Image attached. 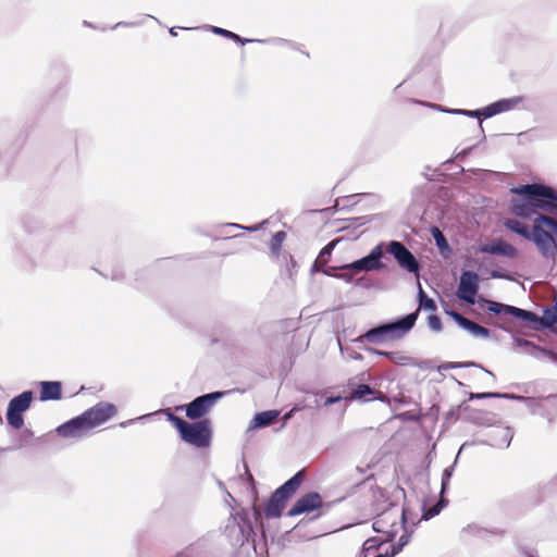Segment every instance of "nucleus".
Here are the masks:
<instances>
[{"instance_id": "obj_6", "label": "nucleus", "mask_w": 557, "mask_h": 557, "mask_svg": "<svg viewBox=\"0 0 557 557\" xmlns=\"http://www.w3.org/2000/svg\"><path fill=\"white\" fill-rule=\"evenodd\" d=\"M405 510L392 507L383 511L373 522V530L382 533L385 541L392 542L405 529Z\"/></svg>"}, {"instance_id": "obj_37", "label": "nucleus", "mask_w": 557, "mask_h": 557, "mask_svg": "<svg viewBox=\"0 0 557 557\" xmlns=\"http://www.w3.org/2000/svg\"><path fill=\"white\" fill-rule=\"evenodd\" d=\"M379 355L386 356L392 361H394L396 363H399V364H404L408 360L407 357H405V356H403V355H400L399 352H396V351H379Z\"/></svg>"}, {"instance_id": "obj_41", "label": "nucleus", "mask_w": 557, "mask_h": 557, "mask_svg": "<svg viewBox=\"0 0 557 557\" xmlns=\"http://www.w3.org/2000/svg\"><path fill=\"white\" fill-rule=\"evenodd\" d=\"M428 325L434 332H440L442 330L441 320L435 314H432L428 318Z\"/></svg>"}, {"instance_id": "obj_7", "label": "nucleus", "mask_w": 557, "mask_h": 557, "mask_svg": "<svg viewBox=\"0 0 557 557\" xmlns=\"http://www.w3.org/2000/svg\"><path fill=\"white\" fill-rule=\"evenodd\" d=\"M301 483L300 473L295 474L281 485L272 494L265 507V516L268 518H278L285 508L288 498L296 492Z\"/></svg>"}, {"instance_id": "obj_46", "label": "nucleus", "mask_w": 557, "mask_h": 557, "mask_svg": "<svg viewBox=\"0 0 557 557\" xmlns=\"http://www.w3.org/2000/svg\"><path fill=\"white\" fill-rule=\"evenodd\" d=\"M492 277L498 278V277H502V274L499 272H497V271H493L492 272Z\"/></svg>"}, {"instance_id": "obj_9", "label": "nucleus", "mask_w": 557, "mask_h": 557, "mask_svg": "<svg viewBox=\"0 0 557 557\" xmlns=\"http://www.w3.org/2000/svg\"><path fill=\"white\" fill-rule=\"evenodd\" d=\"M33 400V392L26 391L9 401L7 421L10 426L20 430L24 425L23 412L29 409Z\"/></svg>"}, {"instance_id": "obj_56", "label": "nucleus", "mask_w": 557, "mask_h": 557, "mask_svg": "<svg viewBox=\"0 0 557 557\" xmlns=\"http://www.w3.org/2000/svg\"><path fill=\"white\" fill-rule=\"evenodd\" d=\"M249 481H250L251 483H253V479H252V476H251V475H249Z\"/></svg>"}, {"instance_id": "obj_38", "label": "nucleus", "mask_w": 557, "mask_h": 557, "mask_svg": "<svg viewBox=\"0 0 557 557\" xmlns=\"http://www.w3.org/2000/svg\"><path fill=\"white\" fill-rule=\"evenodd\" d=\"M463 367H479L474 362H446L440 366V370H450L456 368H463Z\"/></svg>"}, {"instance_id": "obj_25", "label": "nucleus", "mask_w": 557, "mask_h": 557, "mask_svg": "<svg viewBox=\"0 0 557 557\" xmlns=\"http://www.w3.org/2000/svg\"><path fill=\"white\" fill-rule=\"evenodd\" d=\"M431 234L435 240V244L437 248L440 249L441 253L448 255L451 252V249L444 236V234L441 232V230L436 226H433L431 228Z\"/></svg>"}, {"instance_id": "obj_13", "label": "nucleus", "mask_w": 557, "mask_h": 557, "mask_svg": "<svg viewBox=\"0 0 557 557\" xmlns=\"http://www.w3.org/2000/svg\"><path fill=\"white\" fill-rule=\"evenodd\" d=\"M480 277L475 272L463 271L460 275V281L457 289V296L459 299L474 305L475 295L479 289Z\"/></svg>"}, {"instance_id": "obj_48", "label": "nucleus", "mask_w": 557, "mask_h": 557, "mask_svg": "<svg viewBox=\"0 0 557 557\" xmlns=\"http://www.w3.org/2000/svg\"><path fill=\"white\" fill-rule=\"evenodd\" d=\"M134 421H135V420H129V421H127V422H123V423H121V426H125L126 424L132 423V422H134Z\"/></svg>"}, {"instance_id": "obj_12", "label": "nucleus", "mask_w": 557, "mask_h": 557, "mask_svg": "<svg viewBox=\"0 0 557 557\" xmlns=\"http://www.w3.org/2000/svg\"><path fill=\"white\" fill-rule=\"evenodd\" d=\"M387 251L395 258L400 268L410 273H417L419 271L418 260L403 243L397 240L389 242Z\"/></svg>"}, {"instance_id": "obj_39", "label": "nucleus", "mask_w": 557, "mask_h": 557, "mask_svg": "<svg viewBox=\"0 0 557 557\" xmlns=\"http://www.w3.org/2000/svg\"><path fill=\"white\" fill-rule=\"evenodd\" d=\"M444 506H445L444 500L441 499L437 505H435L432 508L428 509L423 513V519L429 520V519L435 517L436 515L440 513V511L443 509Z\"/></svg>"}, {"instance_id": "obj_47", "label": "nucleus", "mask_w": 557, "mask_h": 557, "mask_svg": "<svg viewBox=\"0 0 557 557\" xmlns=\"http://www.w3.org/2000/svg\"><path fill=\"white\" fill-rule=\"evenodd\" d=\"M170 34H171L172 36H177V33H176V30H175V28H174V27H172V28L170 29Z\"/></svg>"}, {"instance_id": "obj_53", "label": "nucleus", "mask_w": 557, "mask_h": 557, "mask_svg": "<svg viewBox=\"0 0 557 557\" xmlns=\"http://www.w3.org/2000/svg\"><path fill=\"white\" fill-rule=\"evenodd\" d=\"M375 399H376V400H383V399H384V396H382V397L376 396V397H375Z\"/></svg>"}, {"instance_id": "obj_10", "label": "nucleus", "mask_w": 557, "mask_h": 557, "mask_svg": "<svg viewBox=\"0 0 557 557\" xmlns=\"http://www.w3.org/2000/svg\"><path fill=\"white\" fill-rule=\"evenodd\" d=\"M225 395L224 392H213L201 395L185 406L186 417L197 420L210 412L213 406Z\"/></svg>"}, {"instance_id": "obj_27", "label": "nucleus", "mask_w": 557, "mask_h": 557, "mask_svg": "<svg viewBox=\"0 0 557 557\" xmlns=\"http://www.w3.org/2000/svg\"><path fill=\"white\" fill-rule=\"evenodd\" d=\"M505 226L525 239L530 237L531 230L518 220L509 219L505 222Z\"/></svg>"}, {"instance_id": "obj_19", "label": "nucleus", "mask_w": 557, "mask_h": 557, "mask_svg": "<svg viewBox=\"0 0 557 557\" xmlns=\"http://www.w3.org/2000/svg\"><path fill=\"white\" fill-rule=\"evenodd\" d=\"M513 437L509 426H496L488 433L490 444L496 448H508Z\"/></svg>"}, {"instance_id": "obj_4", "label": "nucleus", "mask_w": 557, "mask_h": 557, "mask_svg": "<svg viewBox=\"0 0 557 557\" xmlns=\"http://www.w3.org/2000/svg\"><path fill=\"white\" fill-rule=\"evenodd\" d=\"M510 398L523 401L525 407L532 414H537L552 421L557 413V398L555 396H548L544 398H527L513 394H498V393H472L470 399H483V398Z\"/></svg>"}, {"instance_id": "obj_36", "label": "nucleus", "mask_w": 557, "mask_h": 557, "mask_svg": "<svg viewBox=\"0 0 557 557\" xmlns=\"http://www.w3.org/2000/svg\"><path fill=\"white\" fill-rule=\"evenodd\" d=\"M334 247H335L334 242H332V243L327 244L325 247H323L318 256L317 262H319L321 264H325L329 261V258H330Z\"/></svg>"}, {"instance_id": "obj_3", "label": "nucleus", "mask_w": 557, "mask_h": 557, "mask_svg": "<svg viewBox=\"0 0 557 557\" xmlns=\"http://www.w3.org/2000/svg\"><path fill=\"white\" fill-rule=\"evenodd\" d=\"M417 318V312L409 313L396 322L369 330L364 335L360 336L358 341L366 339L372 344H381L389 339L400 338L413 327Z\"/></svg>"}, {"instance_id": "obj_42", "label": "nucleus", "mask_w": 557, "mask_h": 557, "mask_svg": "<svg viewBox=\"0 0 557 557\" xmlns=\"http://www.w3.org/2000/svg\"><path fill=\"white\" fill-rule=\"evenodd\" d=\"M264 223L265 222H262V223H260V224H258L256 226H243V225L237 224V223H227L224 226L225 227L246 230V231H249V232H256V231L260 230L263 226Z\"/></svg>"}, {"instance_id": "obj_11", "label": "nucleus", "mask_w": 557, "mask_h": 557, "mask_svg": "<svg viewBox=\"0 0 557 557\" xmlns=\"http://www.w3.org/2000/svg\"><path fill=\"white\" fill-rule=\"evenodd\" d=\"M383 257V244H377L375 247L371 249L369 255L366 257L358 259L351 263L345 264L342 267L343 270H350L355 273L359 272H370V271H379L383 269V263L381 261Z\"/></svg>"}, {"instance_id": "obj_54", "label": "nucleus", "mask_w": 557, "mask_h": 557, "mask_svg": "<svg viewBox=\"0 0 557 557\" xmlns=\"http://www.w3.org/2000/svg\"><path fill=\"white\" fill-rule=\"evenodd\" d=\"M554 483L557 485V472L556 475L554 476Z\"/></svg>"}, {"instance_id": "obj_51", "label": "nucleus", "mask_w": 557, "mask_h": 557, "mask_svg": "<svg viewBox=\"0 0 557 557\" xmlns=\"http://www.w3.org/2000/svg\"><path fill=\"white\" fill-rule=\"evenodd\" d=\"M147 417H149V414H144V416H141V417H139V418H137L136 420H141V419H145V418H147Z\"/></svg>"}, {"instance_id": "obj_50", "label": "nucleus", "mask_w": 557, "mask_h": 557, "mask_svg": "<svg viewBox=\"0 0 557 557\" xmlns=\"http://www.w3.org/2000/svg\"><path fill=\"white\" fill-rule=\"evenodd\" d=\"M552 359H553L555 362H557V355H556V354H553V355H552Z\"/></svg>"}, {"instance_id": "obj_5", "label": "nucleus", "mask_w": 557, "mask_h": 557, "mask_svg": "<svg viewBox=\"0 0 557 557\" xmlns=\"http://www.w3.org/2000/svg\"><path fill=\"white\" fill-rule=\"evenodd\" d=\"M521 101H522V98L519 96L511 97V98H505V99L495 101L482 109L472 110V111L471 110H462V109L444 110L440 106H433V107L436 108L437 110L447 112L449 114H460V115H466V116H470V117L488 119L496 114L513 110L521 103Z\"/></svg>"}, {"instance_id": "obj_44", "label": "nucleus", "mask_w": 557, "mask_h": 557, "mask_svg": "<svg viewBox=\"0 0 557 557\" xmlns=\"http://www.w3.org/2000/svg\"><path fill=\"white\" fill-rule=\"evenodd\" d=\"M337 277H341V278L345 280L346 282L351 281V275H348L346 273L339 274V275H337Z\"/></svg>"}, {"instance_id": "obj_8", "label": "nucleus", "mask_w": 557, "mask_h": 557, "mask_svg": "<svg viewBox=\"0 0 557 557\" xmlns=\"http://www.w3.org/2000/svg\"><path fill=\"white\" fill-rule=\"evenodd\" d=\"M178 433L185 443L199 448H203L210 445L211 424L208 419H203L194 423H188L185 421Z\"/></svg>"}, {"instance_id": "obj_43", "label": "nucleus", "mask_w": 557, "mask_h": 557, "mask_svg": "<svg viewBox=\"0 0 557 557\" xmlns=\"http://www.w3.org/2000/svg\"><path fill=\"white\" fill-rule=\"evenodd\" d=\"M453 474V467L446 468L443 472L442 476V491H444L449 482V479Z\"/></svg>"}, {"instance_id": "obj_18", "label": "nucleus", "mask_w": 557, "mask_h": 557, "mask_svg": "<svg viewBox=\"0 0 557 557\" xmlns=\"http://www.w3.org/2000/svg\"><path fill=\"white\" fill-rule=\"evenodd\" d=\"M519 197L512 200L511 211L512 213L521 219H529L534 221L536 213L531 206L528 195L523 193H516Z\"/></svg>"}, {"instance_id": "obj_45", "label": "nucleus", "mask_w": 557, "mask_h": 557, "mask_svg": "<svg viewBox=\"0 0 557 557\" xmlns=\"http://www.w3.org/2000/svg\"><path fill=\"white\" fill-rule=\"evenodd\" d=\"M120 25L134 26V25H135V23H116V24L114 25V27H113V28H116V27H117V26H120Z\"/></svg>"}, {"instance_id": "obj_55", "label": "nucleus", "mask_w": 557, "mask_h": 557, "mask_svg": "<svg viewBox=\"0 0 557 557\" xmlns=\"http://www.w3.org/2000/svg\"><path fill=\"white\" fill-rule=\"evenodd\" d=\"M289 260H290V263H293V264L295 263L294 259L290 256H289Z\"/></svg>"}, {"instance_id": "obj_21", "label": "nucleus", "mask_w": 557, "mask_h": 557, "mask_svg": "<svg viewBox=\"0 0 557 557\" xmlns=\"http://www.w3.org/2000/svg\"><path fill=\"white\" fill-rule=\"evenodd\" d=\"M40 386L41 400H58L61 398V384L59 382L44 381Z\"/></svg>"}, {"instance_id": "obj_14", "label": "nucleus", "mask_w": 557, "mask_h": 557, "mask_svg": "<svg viewBox=\"0 0 557 557\" xmlns=\"http://www.w3.org/2000/svg\"><path fill=\"white\" fill-rule=\"evenodd\" d=\"M55 431L62 437L75 440L86 437L91 433V429L83 413L59 425Z\"/></svg>"}, {"instance_id": "obj_49", "label": "nucleus", "mask_w": 557, "mask_h": 557, "mask_svg": "<svg viewBox=\"0 0 557 557\" xmlns=\"http://www.w3.org/2000/svg\"><path fill=\"white\" fill-rule=\"evenodd\" d=\"M335 400H336L335 398H329V399L326 400V403H327V404H332V403H334Z\"/></svg>"}, {"instance_id": "obj_31", "label": "nucleus", "mask_w": 557, "mask_h": 557, "mask_svg": "<svg viewBox=\"0 0 557 557\" xmlns=\"http://www.w3.org/2000/svg\"><path fill=\"white\" fill-rule=\"evenodd\" d=\"M387 541H385L384 537H371V539H368L364 543H363V546H362V557H367V553L372 550V549H376V548H381L382 549V545L384 543H386Z\"/></svg>"}, {"instance_id": "obj_15", "label": "nucleus", "mask_w": 557, "mask_h": 557, "mask_svg": "<svg viewBox=\"0 0 557 557\" xmlns=\"http://www.w3.org/2000/svg\"><path fill=\"white\" fill-rule=\"evenodd\" d=\"M116 412L114 405L109 403H99L90 409L86 410L83 414L88 422L91 431L107 422Z\"/></svg>"}, {"instance_id": "obj_26", "label": "nucleus", "mask_w": 557, "mask_h": 557, "mask_svg": "<svg viewBox=\"0 0 557 557\" xmlns=\"http://www.w3.org/2000/svg\"><path fill=\"white\" fill-rule=\"evenodd\" d=\"M543 326L549 327L557 323V302L546 308L537 320Z\"/></svg>"}, {"instance_id": "obj_29", "label": "nucleus", "mask_w": 557, "mask_h": 557, "mask_svg": "<svg viewBox=\"0 0 557 557\" xmlns=\"http://www.w3.org/2000/svg\"><path fill=\"white\" fill-rule=\"evenodd\" d=\"M286 238V233L283 231L276 232L271 240L270 249L274 257L278 258L282 250L283 242Z\"/></svg>"}, {"instance_id": "obj_24", "label": "nucleus", "mask_w": 557, "mask_h": 557, "mask_svg": "<svg viewBox=\"0 0 557 557\" xmlns=\"http://www.w3.org/2000/svg\"><path fill=\"white\" fill-rule=\"evenodd\" d=\"M409 542V534L405 530L404 533L399 537V542L397 545H389L386 549H382L381 553L374 557H394L397 555L403 547Z\"/></svg>"}, {"instance_id": "obj_33", "label": "nucleus", "mask_w": 557, "mask_h": 557, "mask_svg": "<svg viewBox=\"0 0 557 557\" xmlns=\"http://www.w3.org/2000/svg\"><path fill=\"white\" fill-rule=\"evenodd\" d=\"M160 412H162L166 417L168 421L171 422L176 428L177 431H180V429L185 423V420L175 416L170 409H163Z\"/></svg>"}, {"instance_id": "obj_34", "label": "nucleus", "mask_w": 557, "mask_h": 557, "mask_svg": "<svg viewBox=\"0 0 557 557\" xmlns=\"http://www.w3.org/2000/svg\"><path fill=\"white\" fill-rule=\"evenodd\" d=\"M374 391L367 384H360L352 393V398L363 399L367 395H373Z\"/></svg>"}, {"instance_id": "obj_22", "label": "nucleus", "mask_w": 557, "mask_h": 557, "mask_svg": "<svg viewBox=\"0 0 557 557\" xmlns=\"http://www.w3.org/2000/svg\"><path fill=\"white\" fill-rule=\"evenodd\" d=\"M277 416H278L277 410H268V411L259 412V413L255 414V417L250 421L249 428L257 429V428L267 426V425L271 424L277 418Z\"/></svg>"}, {"instance_id": "obj_28", "label": "nucleus", "mask_w": 557, "mask_h": 557, "mask_svg": "<svg viewBox=\"0 0 557 557\" xmlns=\"http://www.w3.org/2000/svg\"><path fill=\"white\" fill-rule=\"evenodd\" d=\"M418 286H419V293H418L419 308L417 309L416 312L419 313V310H421V309L424 311L434 312L436 310V305H435L434 300L429 298L425 295L420 283H418Z\"/></svg>"}, {"instance_id": "obj_16", "label": "nucleus", "mask_w": 557, "mask_h": 557, "mask_svg": "<svg viewBox=\"0 0 557 557\" xmlns=\"http://www.w3.org/2000/svg\"><path fill=\"white\" fill-rule=\"evenodd\" d=\"M322 506V498L319 493L311 492L301 496L289 509L288 516L296 517L301 513L311 512Z\"/></svg>"}, {"instance_id": "obj_2", "label": "nucleus", "mask_w": 557, "mask_h": 557, "mask_svg": "<svg viewBox=\"0 0 557 557\" xmlns=\"http://www.w3.org/2000/svg\"><path fill=\"white\" fill-rule=\"evenodd\" d=\"M547 228L557 232V219L537 215L533 221L528 240L536 246L544 258L554 260L557 256V243Z\"/></svg>"}, {"instance_id": "obj_23", "label": "nucleus", "mask_w": 557, "mask_h": 557, "mask_svg": "<svg viewBox=\"0 0 557 557\" xmlns=\"http://www.w3.org/2000/svg\"><path fill=\"white\" fill-rule=\"evenodd\" d=\"M226 531H228V536L235 541V543L243 544L247 540L244 529L238 523L237 519L233 516L226 525Z\"/></svg>"}, {"instance_id": "obj_1", "label": "nucleus", "mask_w": 557, "mask_h": 557, "mask_svg": "<svg viewBox=\"0 0 557 557\" xmlns=\"http://www.w3.org/2000/svg\"><path fill=\"white\" fill-rule=\"evenodd\" d=\"M512 193H523L528 195L536 216L548 213V216L557 219V190L543 184H527L512 188Z\"/></svg>"}, {"instance_id": "obj_35", "label": "nucleus", "mask_w": 557, "mask_h": 557, "mask_svg": "<svg viewBox=\"0 0 557 557\" xmlns=\"http://www.w3.org/2000/svg\"><path fill=\"white\" fill-rule=\"evenodd\" d=\"M511 306L496 301H488V311L495 314H508Z\"/></svg>"}, {"instance_id": "obj_17", "label": "nucleus", "mask_w": 557, "mask_h": 557, "mask_svg": "<svg viewBox=\"0 0 557 557\" xmlns=\"http://www.w3.org/2000/svg\"><path fill=\"white\" fill-rule=\"evenodd\" d=\"M447 313L454 319V321L465 331H467L469 334H471L473 337L478 338H488L490 337V330L486 327H483L479 325L478 323L462 317L460 313L456 311H447Z\"/></svg>"}, {"instance_id": "obj_32", "label": "nucleus", "mask_w": 557, "mask_h": 557, "mask_svg": "<svg viewBox=\"0 0 557 557\" xmlns=\"http://www.w3.org/2000/svg\"><path fill=\"white\" fill-rule=\"evenodd\" d=\"M237 41L240 42L242 45H245V44H248V42L272 44V45H275V46L288 45L287 40L282 39V38H272V39H268V40L242 38V40H237Z\"/></svg>"}, {"instance_id": "obj_52", "label": "nucleus", "mask_w": 557, "mask_h": 557, "mask_svg": "<svg viewBox=\"0 0 557 557\" xmlns=\"http://www.w3.org/2000/svg\"><path fill=\"white\" fill-rule=\"evenodd\" d=\"M226 497L233 499L232 495L228 492H226Z\"/></svg>"}, {"instance_id": "obj_40", "label": "nucleus", "mask_w": 557, "mask_h": 557, "mask_svg": "<svg viewBox=\"0 0 557 557\" xmlns=\"http://www.w3.org/2000/svg\"><path fill=\"white\" fill-rule=\"evenodd\" d=\"M211 29H212V32L214 34L224 36L226 38H230V39H233V40H242V37H239L237 34H235L233 32H230L227 29L220 28V27H216V26H213Z\"/></svg>"}, {"instance_id": "obj_30", "label": "nucleus", "mask_w": 557, "mask_h": 557, "mask_svg": "<svg viewBox=\"0 0 557 557\" xmlns=\"http://www.w3.org/2000/svg\"><path fill=\"white\" fill-rule=\"evenodd\" d=\"M508 310H509L508 314H510L515 318L521 319L523 321L537 322V320H539V317L531 311H527V310H523V309H520V308H517L513 306H511L510 309H508Z\"/></svg>"}, {"instance_id": "obj_57", "label": "nucleus", "mask_w": 557, "mask_h": 557, "mask_svg": "<svg viewBox=\"0 0 557 557\" xmlns=\"http://www.w3.org/2000/svg\"><path fill=\"white\" fill-rule=\"evenodd\" d=\"M487 374L493 375L491 371L484 370Z\"/></svg>"}, {"instance_id": "obj_20", "label": "nucleus", "mask_w": 557, "mask_h": 557, "mask_svg": "<svg viewBox=\"0 0 557 557\" xmlns=\"http://www.w3.org/2000/svg\"><path fill=\"white\" fill-rule=\"evenodd\" d=\"M479 251L484 253L505 256L508 258H513L517 255V249L512 245L503 240L482 245L480 246Z\"/></svg>"}]
</instances>
